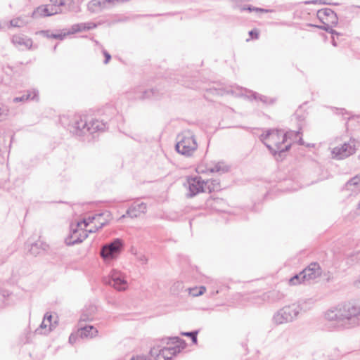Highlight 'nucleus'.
I'll return each instance as SVG.
<instances>
[{"label":"nucleus","instance_id":"8","mask_svg":"<svg viewBox=\"0 0 360 360\" xmlns=\"http://www.w3.org/2000/svg\"><path fill=\"white\" fill-rule=\"evenodd\" d=\"M104 282L120 291L125 290L128 286L124 275L115 269L112 270L108 277L104 278Z\"/></svg>","mask_w":360,"mask_h":360},{"label":"nucleus","instance_id":"48","mask_svg":"<svg viewBox=\"0 0 360 360\" xmlns=\"http://www.w3.org/2000/svg\"><path fill=\"white\" fill-rule=\"evenodd\" d=\"M104 214L103 213H101V214H99L98 215H96V217H101ZM96 219V217L93 216V217H89V218L86 219H84L86 220V224L87 223L88 225L93 222V221Z\"/></svg>","mask_w":360,"mask_h":360},{"label":"nucleus","instance_id":"57","mask_svg":"<svg viewBox=\"0 0 360 360\" xmlns=\"http://www.w3.org/2000/svg\"><path fill=\"white\" fill-rule=\"evenodd\" d=\"M356 214L360 215V202L358 204Z\"/></svg>","mask_w":360,"mask_h":360},{"label":"nucleus","instance_id":"37","mask_svg":"<svg viewBox=\"0 0 360 360\" xmlns=\"http://www.w3.org/2000/svg\"><path fill=\"white\" fill-rule=\"evenodd\" d=\"M139 214V212L136 210V207L131 206L128 208L126 212V215L129 216L131 218L137 217Z\"/></svg>","mask_w":360,"mask_h":360},{"label":"nucleus","instance_id":"52","mask_svg":"<svg viewBox=\"0 0 360 360\" xmlns=\"http://www.w3.org/2000/svg\"><path fill=\"white\" fill-rule=\"evenodd\" d=\"M273 11L272 10H270V9H266V8H257V12H259V13H269V12H272Z\"/></svg>","mask_w":360,"mask_h":360},{"label":"nucleus","instance_id":"28","mask_svg":"<svg viewBox=\"0 0 360 360\" xmlns=\"http://www.w3.org/2000/svg\"><path fill=\"white\" fill-rule=\"evenodd\" d=\"M198 333H199L198 330H194L188 331V332H181V335L182 336L188 337V338L191 339L192 342L194 345H196L198 343Z\"/></svg>","mask_w":360,"mask_h":360},{"label":"nucleus","instance_id":"21","mask_svg":"<svg viewBox=\"0 0 360 360\" xmlns=\"http://www.w3.org/2000/svg\"><path fill=\"white\" fill-rule=\"evenodd\" d=\"M105 8L104 0H91L88 4V10L91 13H98Z\"/></svg>","mask_w":360,"mask_h":360},{"label":"nucleus","instance_id":"20","mask_svg":"<svg viewBox=\"0 0 360 360\" xmlns=\"http://www.w3.org/2000/svg\"><path fill=\"white\" fill-rule=\"evenodd\" d=\"M158 91L155 89H150L148 90H144L141 91H136L135 98L139 100H143L146 98H157L158 97Z\"/></svg>","mask_w":360,"mask_h":360},{"label":"nucleus","instance_id":"45","mask_svg":"<svg viewBox=\"0 0 360 360\" xmlns=\"http://www.w3.org/2000/svg\"><path fill=\"white\" fill-rule=\"evenodd\" d=\"M102 52L105 58L103 63L104 64H108L111 60V55L105 49Z\"/></svg>","mask_w":360,"mask_h":360},{"label":"nucleus","instance_id":"18","mask_svg":"<svg viewBox=\"0 0 360 360\" xmlns=\"http://www.w3.org/2000/svg\"><path fill=\"white\" fill-rule=\"evenodd\" d=\"M12 42L17 46H24L28 49H31L33 43L31 38L25 35H14Z\"/></svg>","mask_w":360,"mask_h":360},{"label":"nucleus","instance_id":"50","mask_svg":"<svg viewBox=\"0 0 360 360\" xmlns=\"http://www.w3.org/2000/svg\"><path fill=\"white\" fill-rule=\"evenodd\" d=\"M259 96H260V94L257 92L250 91V95L249 97L250 99H254L255 101H257Z\"/></svg>","mask_w":360,"mask_h":360},{"label":"nucleus","instance_id":"30","mask_svg":"<svg viewBox=\"0 0 360 360\" xmlns=\"http://www.w3.org/2000/svg\"><path fill=\"white\" fill-rule=\"evenodd\" d=\"M50 1L53 3L51 6L58 9H61L60 7L66 5L70 6L73 3V0H50Z\"/></svg>","mask_w":360,"mask_h":360},{"label":"nucleus","instance_id":"9","mask_svg":"<svg viewBox=\"0 0 360 360\" xmlns=\"http://www.w3.org/2000/svg\"><path fill=\"white\" fill-rule=\"evenodd\" d=\"M356 151L354 140L345 142L340 146L335 147L332 150L333 158L338 160L345 159L354 154Z\"/></svg>","mask_w":360,"mask_h":360},{"label":"nucleus","instance_id":"38","mask_svg":"<svg viewBox=\"0 0 360 360\" xmlns=\"http://www.w3.org/2000/svg\"><path fill=\"white\" fill-rule=\"evenodd\" d=\"M360 184V175H357L350 179L345 184L347 187L349 186H357Z\"/></svg>","mask_w":360,"mask_h":360},{"label":"nucleus","instance_id":"4","mask_svg":"<svg viewBox=\"0 0 360 360\" xmlns=\"http://www.w3.org/2000/svg\"><path fill=\"white\" fill-rule=\"evenodd\" d=\"M302 309L300 302L286 305L274 315L273 320L278 325L292 322L297 318Z\"/></svg>","mask_w":360,"mask_h":360},{"label":"nucleus","instance_id":"40","mask_svg":"<svg viewBox=\"0 0 360 360\" xmlns=\"http://www.w3.org/2000/svg\"><path fill=\"white\" fill-rule=\"evenodd\" d=\"M321 21L323 23V25H321V26H317V27H319V29L324 30L328 33L333 32V26H332V25L330 26V25H329V24L323 22L322 20Z\"/></svg>","mask_w":360,"mask_h":360},{"label":"nucleus","instance_id":"32","mask_svg":"<svg viewBox=\"0 0 360 360\" xmlns=\"http://www.w3.org/2000/svg\"><path fill=\"white\" fill-rule=\"evenodd\" d=\"M304 4H306V5H309V4H321V5H334V6L339 5L338 3H331V2H328L327 0H310V1H304Z\"/></svg>","mask_w":360,"mask_h":360},{"label":"nucleus","instance_id":"29","mask_svg":"<svg viewBox=\"0 0 360 360\" xmlns=\"http://www.w3.org/2000/svg\"><path fill=\"white\" fill-rule=\"evenodd\" d=\"M305 281L306 280L305 278L303 277L302 271L300 272L297 274H295L289 280V283L290 285H297Z\"/></svg>","mask_w":360,"mask_h":360},{"label":"nucleus","instance_id":"13","mask_svg":"<svg viewBox=\"0 0 360 360\" xmlns=\"http://www.w3.org/2000/svg\"><path fill=\"white\" fill-rule=\"evenodd\" d=\"M87 122L86 117L79 116L76 117L72 126L71 131L79 136L85 135L89 131Z\"/></svg>","mask_w":360,"mask_h":360},{"label":"nucleus","instance_id":"51","mask_svg":"<svg viewBox=\"0 0 360 360\" xmlns=\"http://www.w3.org/2000/svg\"><path fill=\"white\" fill-rule=\"evenodd\" d=\"M77 337L74 334H71L69 337V342L70 344H73L76 342Z\"/></svg>","mask_w":360,"mask_h":360},{"label":"nucleus","instance_id":"61","mask_svg":"<svg viewBox=\"0 0 360 360\" xmlns=\"http://www.w3.org/2000/svg\"><path fill=\"white\" fill-rule=\"evenodd\" d=\"M332 43H333V46H336V42L335 41V40H334V39H333Z\"/></svg>","mask_w":360,"mask_h":360},{"label":"nucleus","instance_id":"42","mask_svg":"<svg viewBox=\"0 0 360 360\" xmlns=\"http://www.w3.org/2000/svg\"><path fill=\"white\" fill-rule=\"evenodd\" d=\"M134 207H136L137 211L140 213H144L146 211V205L143 202L139 203Z\"/></svg>","mask_w":360,"mask_h":360},{"label":"nucleus","instance_id":"33","mask_svg":"<svg viewBox=\"0 0 360 360\" xmlns=\"http://www.w3.org/2000/svg\"><path fill=\"white\" fill-rule=\"evenodd\" d=\"M190 294L193 297H198L204 294L206 291L205 286H200V288H191Z\"/></svg>","mask_w":360,"mask_h":360},{"label":"nucleus","instance_id":"2","mask_svg":"<svg viewBox=\"0 0 360 360\" xmlns=\"http://www.w3.org/2000/svg\"><path fill=\"white\" fill-rule=\"evenodd\" d=\"M197 148L198 144L195 136L190 131L177 135L175 150L178 153L186 157H191Z\"/></svg>","mask_w":360,"mask_h":360},{"label":"nucleus","instance_id":"56","mask_svg":"<svg viewBox=\"0 0 360 360\" xmlns=\"http://www.w3.org/2000/svg\"><path fill=\"white\" fill-rule=\"evenodd\" d=\"M355 285L357 288H360V278L355 282Z\"/></svg>","mask_w":360,"mask_h":360},{"label":"nucleus","instance_id":"44","mask_svg":"<svg viewBox=\"0 0 360 360\" xmlns=\"http://www.w3.org/2000/svg\"><path fill=\"white\" fill-rule=\"evenodd\" d=\"M249 36L252 39H257L259 37V31L257 29H253L249 32Z\"/></svg>","mask_w":360,"mask_h":360},{"label":"nucleus","instance_id":"55","mask_svg":"<svg viewBox=\"0 0 360 360\" xmlns=\"http://www.w3.org/2000/svg\"><path fill=\"white\" fill-rule=\"evenodd\" d=\"M140 260L143 262V263H146L147 262V259L145 256H141L140 257Z\"/></svg>","mask_w":360,"mask_h":360},{"label":"nucleus","instance_id":"5","mask_svg":"<svg viewBox=\"0 0 360 360\" xmlns=\"http://www.w3.org/2000/svg\"><path fill=\"white\" fill-rule=\"evenodd\" d=\"M82 225H84V228L88 226L85 219L78 221L75 226L71 225L70 233L65 240V243L68 246L80 243L88 237V231L82 228Z\"/></svg>","mask_w":360,"mask_h":360},{"label":"nucleus","instance_id":"60","mask_svg":"<svg viewBox=\"0 0 360 360\" xmlns=\"http://www.w3.org/2000/svg\"><path fill=\"white\" fill-rule=\"evenodd\" d=\"M3 108L1 106H0V116L3 114Z\"/></svg>","mask_w":360,"mask_h":360},{"label":"nucleus","instance_id":"36","mask_svg":"<svg viewBox=\"0 0 360 360\" xmlns=\"http://www.w3.org/2000/svg\"><path fill=\"white\" fill-rule=\"evenodd\" d=\"M10 295L8 290H3L0 291V309L6 304V299Z\"/></svg>","mask_w":360,"mask_h":360},{"label":"nucleus","instance_id":"59","mask_svg":"<svg viewBox=\"0 0 360 360\" xmlns=\"http://www.w3.org/2000/svg\"><path fill=\"white\" fill-rule=\"evenodd\" d=\"M330 34H331L332 36H333L335 34L339 35V33L336 30H333V32H330Z\"/></svg>","mask_w":360,"mask_h":360},{"label":"nucleus","instance_id":"54","mask_svg":"<svg viewBox=\"0 0 360 360\" xmlns=\"http://www.w3.org/2000/svg\"><path fill=\"white\" fill-rule=\"evenodd\" d=\"M105 1V6L107 5V4H115V0H104Z\"/></svg>","mask_w":360,"mask_h":360},{"label":"nucleus","instance_id":"17","mask_svg":"<svg viewBox=\"0 0 360 360\" xmlns=\"http://www.w3.org/2000/svg\"><path fill=\"white\" fill-rule=\"evenodd\" d=\"M25 245L30 248L29 252L33 256H37L40 253L41 250H45L48 247V245L46 243H43L40 240L31 243L27 242Z\"/></svg>","mask_w":360,"mask_h":360},{"label":"nucleus","instance_id":"35","mask_svg":"<svg viewBox=\"0 0 360 360\" xmlns=\"http://www.w3.org/2000/svg\"><path fill=\"white\" fill-rule=\"evenodd\" d=\"M184 288L182 282H175L171 287L170 290L172 294L177 295Z\"/></svg>","mask_w":360,"mask_h":360},{"label":"nucleus","instance_id":"10","mask_svg":"<svg viewBox=\"0 0 360 360\" xmlns=\"http://www.w3.org/2000/svg\"><path fill=\"white\" fill-rule=\"evenodd\" d=\"M188 197L192 198L201 192L205 191V181L200 176L188 179Z\"/></svg>","mask_w":360,"mask_h":360},{"label":"nucleus","instance_id":"39","mask_svg":"<svg viewBox=\"0 0 360 360\" xmlns=\"http://www.w3.org/2000/svg\"><path fill=\"white\" fill-rule=\"evenodd\" d=\"M257 7H255L252 5H244V6H240V11H249V12L255 11V12H257Z\"/></svg>","mask_w":360,"mask_h":360},{"label":"nucleus","instance_id":"24","mask_svg":"<svg viewBox=\"0 0 360 360\" xmlns=\"http://www.w3.org/2000/svg\"><path fill=\"white\" fill-rule=\"evenodd\" d=\"M207 185L209 193L212 191H219L221 189L219 181L218 179H210L205 181V185Z\"/></svg>","mask_w":360,"mask_h":360},{"label":"nucleus","instance_id":"16","mask_svg":"<svg viewBox=\"0 0 360 360\" xmlns=\"http://www.w3.org/2000/svg\"><path fill=\"white\" fill-rule=\"evenodd\" d=\"M98 330L92 325H84L81 324L79 329L78 330V334L81 338H92L96 337L98 334Z\"/></svg>","mask_w":360,"mask_h":360},{"label":"nucleus","instance_id":"19","mask_svg":"<svg viewBox=\"0 0 360 360\" xmlns=\"http://www.w3.org/2000/svg\"><path fill=\"white\" fill-rule=\"evenodd\" d=\"M87 127L89 134H94L97 131H103L106 128V123L101 122L98 120H92L89 122H87Z\"/></svg>","mask_w":360,"mask_h":360},{"label":"nucleus","instance_id":"26","mask_svg":"<svg viewBox=\"0 0 360 360\" xmlns=\"http://www.w3.org/2000/svg\"><path fill=\"white\" fill-rule=\"evenodd\" d=\"M208 170L212 173H213V172L225 173L229 170V167L228 166L224 165L223 162H218L214 167L209 168Z\"/></svg>","mask_w":360,"mask_h":360},{"label":"nucleus","instance_id":"49","mask_svg":"<svg viewBox=\"0 0 360 360\" xmlns=\"http://www.w3.org/2000/svg\"><path fill=\"white\" fill-rule=\"evenodd\" d=\"M264 144L267 148V149L269 151V153L273 155V153H274V152L276 151V147L274 148L271 145L268 144V143H266L265 142H264Z\"/></svg>","mask_w":360,"mask_h":360},{"label":"nucleus","instance_id":"1","mask_svg":"<svg viewBox=\"0 0 360 360\" xmlns=\"http://www.w3.org/2000/svg\"><path fill=\"white\" fill-rule=\"evenodd\" d=\"M326 318L330 321H335L338 330L349 328L359 324L360 321V304L348 302L339 304L335 309L328 310Z\"/></svg>","mask_w":360,"mask_h":360},{"label":"nucleus","instance_id":"14","mask_svg":"<svg viewBox=\"0 0 360 360\" xmlns=\"http://www.w3.org/2000/svg\"><path fill=\"white\" fill-rule=\"evenodd\" d=\"M303 277L306 281L314 280L321 274V269L319 264L316 262L311 263L307 268L302 271Z\"/></svg>","mask_w":360,"mask_h":360},{"label":"nucleus","instance_id":"3","mask_svg":"<svg viewBox=\"0 0 360 360\" xmlns=\"http://www.w3.org/2000/svg\"><path fill=\"white\" fill-rule=\"evenodd\" d=\"M124 248V243L123 240L115 238L101 248L100 255L105 262L110 263L117 259Z\"/></svg>","mask_w":360,"mask_h":360},{"label":"nucleus","instance_id":"62","mask_svg":"<svg viewBox=\"0 0 360 360\" xmlns=\"http://www.w3.org/2000/svg\"><path fill=\"white\" fill-rule=\"evenodd\" d=\"M56 47H57V44L54 46V47H53V51H56Z\"/></svg>","mask_w":360,"mask_h":360},{"label":"nucleus","instance_id":"11","mask_svg":"<svg viewBox=\"0 0 360 360\" xmlns=\"http://www.w3.org/2000/svg\"><path fill=\"white\" fill-rule=\"evenodd\" d=\"M63 13V9H58L53 6L41 5L35 8L32 13V18L49 17L53 15Z\"/></svg>","mask_w":360,"mask_h":360},{"label":"nucleus","instance_id":"27","mask_svg":"<svg viewBox=\"0 0 360 360\" xmlns=\"http://www.w3.org/2000/svg\"><path fill=\"white\" fill-rule=\"evenodd\" d=\"M53 316L50 312H46L44 316V320L49 323V329L47 332H50L53 330L56 326L58 324V321H55L52 322Z\"/></svg>","mask_w":360,"mask_h":360},{"label":"nucleus","instance_id":"53","mask_svg":"<svg viewBox=\"0 0 360 360\" xmlns=\"http://www.w3.org/2000/svg\"><path fill=\"white\" fill-rule=\"evenodd\" d=\"M298 144L300 146L304 145V141L302 137H300L297 141Z\"/></svg>","mask_w":360,"mask_h":360},{"label":"nucleus","instance_id":"46","mask_svg":"<svg viewBox=\"0 0 360 360\" xmlns=\"http://www.w3.org/2000/svg\"><path fill=\"white\" fill-rule=\"evenodd\" d=\"M39 33L42 35L43 37L48 38V39H52V34L50 30H41L39 32Z\"/></svg>","mask_w":360,"mask_h":360},{"label":"nucleus","instance_id":"41","mask_svg":"<svg viewBox=\"0 0 360 360\" xmlns=\"http://www.w3.org/2000/svg\"><path fill=\"white\" fill-rule=\"evenodd\" d=\"M49 326V323L47 322H46L44 319L41 322V323L40 324L39 327L38 328L36 329L35 330V333H39V334H42V330L43 329H46V328Z\"/></svg>","mask_w":360,"mask_h":360},{"label":"nucleus","instance_id":"22","mask_svg":"<svg viewBox=\"0 0 360 360\" xmlns=\"http://www.w3.org/2000/svg\"><path fill=\"white\" fill-rule=\"evenodd\" d=\"M96 310V307L94 305H91L89 307L88 310L83 311L80 317L79 325L81 326L82 322L92 321V315L95 313Z\"/></svg>","mask_w":360,"mask_h":360},{"label":"nucleus","instance_id":"43","mask_svg":"<svg viewBox=\"0 0 360 360\" xmlns=\"http://www.w3.org/2000/svg\"><path fill=\"white\" fill-rule=\"evenodd\" d=\"M68 32L67 33H53L52 34V39H60V40H63L66 35H68Z\"/></svg>","mask_w":360,"mask_h":360},{"label":"nucleus","instance_id":"6","mask_svg":"<svg viewBox=\"0 0 360 360\" xmlns=\"http://www.w3.org/2000/svg\"><path fill=\"white\" fill-rule=\"evenodd\" d=\"M167 344L175 345L174 347H164L160 349L161 360H172L174 356L179 354L182 349L186 348L187 344L186 341L179 337L167 338Z\"/></svg>","mask_w":360,"mask_h":360},{"label":"nucleus","instance_id":"7","mask_svg":"<svg viewBox=\"0 0 360 360\" xmlns=\"http://www.w3.org/2000/svg\"><path fill=\"white\" fill-rule=\"evenodd\" d=\"M298 135L283 134V138L281 141L275 142L274 146L276 148V150L272 156L276 162H282L286 158L287 153L292 147V142H288V140L296 139Z\"/></svg>","mask_w":360,"mask_h":360},{"label":"nucleus","instance_id":"23","mask_svg":"<svg viewBox=\"0 0 360 360\" xmlns=\"http://www.w3.org/2000/svg\"><path fill=\"white\" fill-rule=\"evenodd\" d=\"M38 96V92L34 91L33 95L29 91H27L26 94H24L21 96L15 97L13 98L14 103H18V102H24L25 101H27L29 99L34 100Z\"/></svg>","mask_w":360,"mask_h":360},{"label":"nucleus","instance_id":"15","mask_svg":"<svg viewBox=\"0 0 360 360\" xmlns=\"http://www.w3.org/2000/svg\"><path fill=\"white\" fill-rule=\"evenodd\" d=\"M326 16L328 18V21L332 25V26L335 27L338 23V17L337 13L331 8H325L318 11L317 17L321 20Z\"/></svg>","mask_w":360,"mask_h":360},{"label":"nucleus","instance_id":"47","mask_svg":"<svg viewBox=\"0 0 360 360\" xmlns=\"http://www.w3.org/2000/svg\"><path fill=\"white\" fill-rule=\"evenodd\" d=\"M96 27H97V25L94 22L85 23L86 30H90L96 28Z\"/></svg>","mask_w":360,"mask_h":360},{"label":"nucleus","instance_id":"34","mask_svg":"<svg viewBox=\"0 0 360 360\" xmlns=\"http://www.w3.org/2000/svg\"><path fill=\"white\" fill-rule=\"evenodd\" d=\"M257 101H261L265 105H274L276 103V98H269L266 96H264L260 94Z\"/></svg>","mask_w":360,"mask_h":360},{"label":"nucleus","instance_id":"31","mask_svg":"<svg viewBox=\"0 0 360 360\" xmlns=\"http://www.w3.org/2000/svg\"><path fill=\"white\" fill-rule=\"evenodd\" d=\"M82 31H86L85 23H83V22L77 23V24L73 25L71 27V30L68 32V34H75V33L80 32Z\"/></svg>","mask_w":360,"mask_h":360},{"label":"nucleus","instance_id":"25","mask_svg":"<svg viewBox=\"0 0 360 360\" xmlns=\"http://www.w3.org/2000/svg\"><path fill=\"white\" fill-rule=\"evenodd\" d=\"M28 23L25 18L18 17L10 20V26L14 27H22Z\"/></svg>","mask_w":360,"mask_h":360},{"label":"nucleus","instance_id":"63","mask_svg":"<svg viewBox=\"0 0 360 360\" xmlns=\"http://www.w3.org/2000/svg\"><path fill=\"white\" fill-rule=\"evenodd\" d=\"M89 233H93V232H94V231H93L92 229H90V230L89 231Z\"/></svg>","mask_w":360,"mask_h":360},{"label":"nucleus","instance_id":"12","mask_svg":"<svg viewBox=\"0 0 360 360\" xmlns=\"http://www.w3.org/2000/svg\"><path fill=\"white\" fill-rule=\"evenodd\" d=\"M301 132L300 131H288V132H284L281 129H268L266 133L262 134L260 136V139L264 142V140L267 139H270L271 141H273L274 143L279 141L278 139L281 138V139L283 138V134H292V135H297L300 134Z\"/></svg>","mask_w":360,"mask_h":360},{"label":"nucleus","instance_id":"58","mask_svg":"<svg viewBox=\"0 0 360 360\" xmlns=\"http://www.w3.org/2000/svg\"><path fill=\"white\" fill-rule=\"evenodd\" d=\"M106 222H101V225L96 228V230H98V229H101L103 226H104L105 225Z\"/></svg>","mask_w":360,"mask_h":360},{"label":"nucleus","instance_id":"64","mask_svg":"<svg viewBox=\"0 0 360 360\" xmlns=\"http://www.w3.org/2000/svg\"><path fill=\"white\" fill-rule=\"evenodd\" d=\"M96 42V44H98V41H95Z\"/></svg>","mask_w":360,"mask_h":360}]
</instances>
